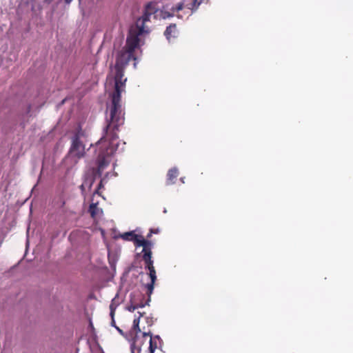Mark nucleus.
Returning a JSON list of instances; mask_svg holds the SVG:
<instances>
[{"mask_svg":"<svg viewBox=\"0 0 353 353\" xmlns=\"http://www.w3.org/2000/svg\"><path fill=\"white\" fill-rule=\"evenodd\" d=\"M134 52L123 48L117 57L114 65V89L110 94L111 101L107 104L106 125L102 137L95 145L97 153V168L92 169L94 179L100 177L104 169L109 165V158L114 154L118 146L115 141L119 139V128L125 123V111L122 108L121 94L125 91L126 78L124 70L131 60H135Z\"/></svg>","mask_w":353,"mask_h":353,"instance_id":"f257e3e1","label":"nucleus"},{"mask_svg":"<svg viewBox=\"0 0 353 353\" xmlns=\"http://www.w3.org/2000/svg\"><path fill=\"white\" fill-rule=\"evenodd\" d=\"M148 341L150 344L149 353H154L162 343V340L159 335L152 336L150 330L144 331L141 335L137 334L132 339L130 346L131 353H141V346Z\"/></svg>","mask_w":353,"mask_h":353,"instance_id":"f03ea898","label":"nucleus"},{"mask_svg":"<svg viewBox=\"0 0 353 353\" xmlns=\"http://www.w3.org/2000/svg\"><path fill=\"white\" fill-rule=\"evenodd\" d=\"M157 3L155 1L147 3L143 8V14L137 19L135 23L137 29H139V33H148V23L151 21V18H156L155 14L157 12Z\"/></svg>","mask_w":353,"mask_h":353,"instance_id":"7ed1b4c3","label":"nucleus"},{"mask_svg":"<svg viewBox=\"0 0 353 353\" xmlns=\"http://www.w3.org/2000/svg\"><path fill=\"white\" fill-rule=\"evenodd\" d=\"M119 236L124 241H132L136 247H141L150 245V241L145 239L142 236L137 235L134 231L124 232Z\"/></svg>","mask_w":353,"mask_h":353,"instance_id":"20e7f679","label":"nucleus"},{"mask_svg":"<svg viewBox=\"0 0 353 353\" xmlns=\"http://www.w3.org/2000/svg\"><path fill=\"white\" fill-rule=\"evenodd\" d=\"M71 155L80 159L85 154V146L80 141L79 134H76L72 139V145L70 149Z\"/></svg>","mask_w":353,"mask_h":353,"instance_id":"39448f33","label":"nucleus"},{"mask_svg":"<svg viewBox=\"0 0 353 353\" xmlns=\"http://www.w3.org/2000/svg\"><path fill=\"white\" fill-rule=\"evenodd\" d=\"M143 33H139V29H132L127 38L126 46L124 48L129 50L134 53V50L138 47L140 41L139 36Z\"/></svg>","mask_w":353,"mask_h":353,"instance_id":"423d86ee","label":"nucleus"},{"mask_svg":"<svg viewBox=\"0 0 353 353\" xmlns=\"http://www.w3.org/2000/svg\"><path fill=\"white\" fill-rule=\"evenodd\" d=\"M153 243L151 241L150 245H147L143 248V260L145 262V269L154 268L153 265V261L152 260V248Z\"/></svg>","mask_w":353,"mask_h":353,"instance_id":"0eeeda50","label":"nucleus"},{"mask_svg":"<svg viewBox=\"0 0 353 353\" xmlns=\"http://www.w3.org/2000/svg\"><path fill=\"white\" fill-rule=\"evenodd\" d=\"M149 271V276L150 278L151 282L150 283H148L145 285V288H147V293L150 296L154 290V285L157 280V275H156V270L154 268H149L148 269Z\"/></svg>","mask_w":353,"mask_h":353,"instance_id":"6e6552de","label":"nucleus"},{"mask_svg":"<svg viewBox=\"0 0 353 353\" xmlns=\"http://www.w3.org/2000/svg\"><path fill=\"white\" fill-rule=\"evenodd\" d=\"M149 271V276L150 278L151 282L150 283H148L145 285V288H147V293L150 296L154 290V285L157 280V275H156V270L154 268H149L148 269Z\"/></svg>","mask_w":353,"mask_h":353,"instance_id":"1a4fd4ad","label":"nucleus"},{"mask_svg":"<svg viewBox=\"0 0 353 353\" xmlns=\"http://www.w3.org/2000/svg\"><path fill=\"white\" fill-rule=\"evenodd\" d=\"M179 175V170L176 168H171L168 170L167 174V185H172L175 183V181Z\"/></svg>","mask_w":353,"mask_h":353,"instance_id":"9d476101","label":"nucleus"},{"mask_svg":"<svg viewBox=\"0 0 353 353\" xmlns=\"http://www.w3.org/2000/svg\"><path fill=\"white\" fill-rule=\"evenodd\" d=\"M176 34L177 29L175 23H172L168 26L164 32V34L168 39H170L171 37H175Z\"/></svg>","mask_w":353,"mask_h":353,"instance_id":"9b49d317","label":"nucleus"},{"mask_svg":"<svg viewBox=\"0 0 353 353\" xmlns=\"http://www.w3.org/2000/svg\"><path fill=\"white\" fill-rule=\"evenodd\" d=\"M210 0H193L192 3H186L185 6L191 10L196 9L201 3H206Z\"/></svg>","mask_w":353,"mask_h":353,"instance_id":"f8f14e48","label":"nucleus"},{"mask_svg":"<svg viewBox=\"0 0 353 353\" xmlns=\"http://www.w3.org/2000/svg\"><path fill=\"white\" fill-rule=\"evenodd\" d=\"M98 208L96 203H91L89 206L88 212L92 218L97 215Z\"/></svg>","mask_w":353,"mask_h":353,"instance_id":"ddd939ff","label":"nucleus"},{"mask_svg":"<svg viewBox=\"0 0 353 353\" xmlns=\"http://www.w3.org/2000/svg\"><path fill=\"white\" fill-rule=\"evenodd\" d=\"M143 332L141 331V329L139 327V325H133L132 330H130V334L132 336H134L133 338L137 334V335H141Z\"/></svg>","mask_w":353,"mask_h":353,"instance_id":"4468645a","label":"nucleus"},{"mask_svg":"<svg viewBox=\"0 0 353 353\" xmlns=\"http://www.w3.org/2000/svg\"><path fill=\"white\" fill-rule=\"evenodd\" d=\"M184 5H185V2H179L176 3V6H172L170 8V10L172 11V12H178L181 10L183 9V8L184 7Z\"/></svg>","mask_w":353,"mask_h":353,"instance_id":"2eb2a0df","label":"nucleus"},{"mask_svg":"<svg viewBox=\"0 0 353 353\" xmlns=\"http://www.w3.org/2000/svg\"><path fill=\"white\" fill-rule=\"evenodd\" d=\"M143 306H144L143 305H138V304L132 303L130 305H128L127 307V310L130 312H134L136 309H137L139 307H142Z\"/></svg>","mask_w":353,"mask_h":353,"instance_id":"dca6fc26","label":"nucleus"},{"mask_svg":"<svg viewBox=\"0 0 353 353\" xmlns=\"http://www.w3.org/2000/svg\"><path fill=\"white\" fill-rule=\"evenodd\" d=\"M159 232V230L157 229H150L149 234L147 235V238H150L152 234H158Z\"/></svg>","mask_w":353,"mask_h":353,"instance_id":"f3484780","label":"nucleus"},{"mask_svg":"<svg viewBox=\"0 0 353 353\" xmlns=\"http://www.w3.org/2000/svg\"><path fill=\"white\" fill-rule=\"evenodd\" d=\"M110 310H111L110 311V315H111L112 319V325L116 327L117 326L114 325L115 323H114V319H113L114 314V309L113 308L112 305H110Z\"/></svg>","mask_w":353,"mask_h":353,"instance_id":"a211bd4d","label":"nucleus"},{"mask_svg":"<svg viewBox=\"0 0 353 353\" xmlns=\"http://www.w3.org/2000/svg\"><path fill=\"white\" fill-rule=\"evenodd\" d=\"M141 316V314H140V316L139 317L134 319L133 325H139V321H140Z\"/></svg>","mask_w":353,"mask_h":353,"instance_id":"6ab92c4d","label":"nucleus"},{"mask_svg":"<svg viewBox=\"0 0 353 353\" xmlns=\"http://www.w3.org/2000/svg\"><path fill=\"white\" fill-rule=\"evenodd\" d=\"M147 323L149 327L152 326L153 324V320L152 318H148L147 319Z\"/></svg>","mask_w":353,"mask_h":353,"instance_id":"aec40b11","label":"nucleus"},{"mask_svg":"<svg viewBox=\"0 0 353 353\" xmlns=\"http://www.w3.org/2000/svg\"><path fill=\"white\" fill-rule=\"evenodd\" d=\"M72 1V0H65V2L66 3H68H68H70Z\"/></svg>","mask_w":353,"mask_h":353,"instance_id":"412c9836","label":"nucleus"},{"mask_svg":"<svg viewBox=\"0 0 353 353\" xmlns=\"http://www.w3.org/2000/svg\"><path fill=\"white\" fill-rule=\"evenodd\" d=\"M102 181H100L99 184V188H101L102 187Z\"/></svg>","mask_w":353,"mask_h":353,"instance_id":"4be33fe9","label":"nucleus"},{"mask_svg":"<svg viewBox=\"0 0 353 353\" xmlns=\"http://www.w3.org/2000/svg\"><path fill=\"white\" fill-rule=\"evenodd\" d=\"M116 328L120 333H122V330L121 329H119L118 327H116Z\"/></svg>","mask_w":353,"mask_h":353,"instance_id":"5701e85b","label":"nucleus"},{"mask_svg":"<svg viewBox=\"0 0 353 353\" xmlns=\"http://www.w3.org/2000/svg\"><path fill=\"white\" fill-rule=\"evenodd\" d=\"M80 188H81V189L82 190H84L83 185H81L80 186Z\"/></svg>","mask_w":353,"mask_h":353,"instance_id":"b1692460","label":"nucleus"}]
</instances>
